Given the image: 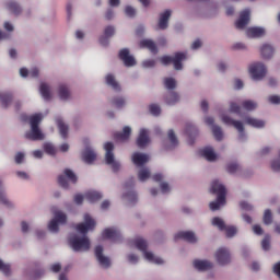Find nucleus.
<instances>
[{
	"instance_id": "052dcab7",
	"label": "nucleus",
	"mask_w": 280,
	"mask_h": 280,
	"mask_svg": "<svg viewBox=\"0 0 280 280\" xmlns=\"http://www.w3.org/2000/svg\"><path fill=\"white\" fill-rule=\"evenodd\" d=\"M264 222L265 224H272V212L270 209L265 210Z\"/></svg>"
},
{
	"instance_id": "2eb2a0df",
	"label": "nucleus",
	"mask_w": 280,
	"mask_h": 280,
	"mask_svg": "<svg viewBox=\"0 0 280 280\" xmlns=\"http://www.w3.org/2000/svg\"><path fill=\"white\" fill-rule=\"evenodd\" d=\"M102 237L117 244V242H121V229L118 226L106 228L102 232Z\"/></svg>"
},
{
	"instance_id": "a18cd8bd",
	"label": "nucleus",
	"mask_w": 280,
	"mask_h": 280,
	"mask_svg": "<svg viewBox=\"0 0 280 280\" xmlns=\"http://www.w3.org/2000/svg\"><path fill=\"white\" fill-rule=\"evenodd\" d=\"M7 10L10 11L12 14H19L20 12H22L21 5L14 0L7 2Z\"/></svg>"
},
{
	"instance_id": "e433bc0d",
	"label": "nucleus",
	"mask_w": 280,
	"mask_h": 280,
	"mask_svg": "<svg viewBox=\"0 0 280 280\" xmlns=\"http://www.w3.org/2000/svg\"><path fill=\"white\" fill-rule=\"evenodd\" d=\"M121 199L126 205H135L138 200L137 192L135 190L125 191Z\"/></svg>"
},
{
	"instance_id": "f257e3e1",
	"label": "nucleus",
	"mask_w": 280,
	"mask_h": 280,
	"mask_svg": "<svg viewBox=\"0 0 280 280\" xmlns=\"http://www.w3.org/2000/svg\"><path fill=\"white\" fill-rule=\"evenodd\" d=\"M95 226H97V222L91 214L84 213L83 221L75 225V231L79 234H71L69 237V245L74 253H86L91 250V238L86 236L91 231H95Z\"/></svg>"
},
{
	"instance_id": "f704fd0d",
	"label": "nucleus",
	"mask_w": 280,
	"mask_h": 280,
	"mask_svg": "<svg viewBox=\"0 0 280 280\" xmlns=\"http://www.w3.org/2000/svg\"><path fill=\"white\" fill-rule=\"evenodd\" d=\"M164 102L167 104V106H176L178 102H180V94L178 92H168L164 96Z\"/></svg>"
},
{
	"instance_id": "338daca9",
	"label": "nucleus",
	"mask_w": 280,
	"mask_h": 280,
	"mask_svg": "<svg viewBox=\"0 0 280 280\" xmlns=\"http://www.w3.org/2000/svg\"><path fill=\"white\" fill-rule=\"evenodd\" d=\"M240 207L243 209V211H253L254 209L253 205H250L248 201H241Z\"/></svg>"
},
{
	"instance_id": "864d4df0",
	"label": "nucleus",
	"mask_w": 280,
	"mask_h": 280,
	"mask_svg": "<svg viewBox=\"0 0 280 280\" xmlns=\"http://www.w3.org/2000/svg\"><path fill=\"white\" fill-rule=\"evenodd\" d=\"M14 162L16 165H23V163H25V152H16L14 155Z\"/></svg>"
},
{
	"instance_id": "f03ea898",
	"label": "nucleus",
	"mask_w": 280,
	"mask_h": 280,
	"mask_svg": "<svg viewBox=\"0 0 280 280\" xmlns=\"http://www.w3.org/2000/svg\"><path fill=\"white\" fill-rule=\"evenodd\" d=\"M248 23H250V9H245L241 12L235 23L236 30H245V36L247 38H261L266 36V28L264 26H250L246 28Z\"/></svg>"
},
{
	"instance_id": "72a5a7b5",
	"label": "nucleus",
	"mask_w": 280,
	"mask_h": 280,
	"mask_svg": "<svg viewBox=\"0 0 280 280\" xmlns=\"http://www.w3.org/2000/svg\"><path fill=\"white\" fill-rule=\"evenodd\" d=\"M137 176H138V180L140 183H148V180H150V178H152V171H150V168H148V166H141L138 170Z\"/></svg>"
},
{
	"instance_id": "ddd939ff",
	"label": "nucleus",
	"mask_w": 280,
	"mask_h": 280,
	"mask_svg": "<svg viewBox=\"0 0 280 280\" xmlns=\"http://www.w3.org/2000/svg\"><path fill=\"white\" fill-rule=\"evenodd\" d=\"M70 183L75 184L78 183V176H75V173L73 171L66 168L61 175L58 177V184L63 189H69Z\"/></svg>"
},
{
	"instance_id": "4be33fe9",
	"label": "nucleus",
	"mask_w": 280,
	"mask_h": 280,
	"mask_svg": "<svg viewBox=\"0 0 280 280\" xmlns=\"http://www.w3.org/2000/svg\"><path fill=\"white\" fill-rule=\"evenodd\" d=\"M172 18V10L166 9L160 13L158 30H167L170 27V19Z\"/></svg>"
},
{
	"instance_id": "7ed1b4c3",
	"label": "nucleus",
	"mask_w": 280,
	"mask_h": 280,
	"mask_svg": "<svg viewBox=\"0 0 280 280\" xmlns=\"http://www.w3.org/2000/svg\"><path fill=\"white\" fill-rule=\"evenodd\" d=\"M131 246H135V248L139 249L142 258L144 261H148V264H154L155 266H163L165 264V259L163 257L154 254L150 249V245L148 244V241L143 237H136L131 241Z\"/></svg>"
},
{
	"instance_id": "aec40b11",
	"label": "nucleus",
	"mask_w": 280,
	"mask_h": 280,
	"mask_svg": "<svg viewBox=\"0 0 280 280\" xmlns=\"http://www.w3.org/2000/svg\"><path fill=\"white\" fill-rule=\"evenodd\" d=\"M243 124H245L246 126H250L252 128H256L257 130L266 128V120L255 118L253 116H245L243 118Z\"/></svg>"
},
{
	"instance_id": "9d476101",
	"label": "nucleus",
	"mask_w": 280,
	"mask_h": 280,
	"mask_svg": "<svg viewBox=\"0 0 280 280\" xmlns=\"http://www.w3.org/2000/svg\"><path fill=\"white\" fill-rule=\"evenodd\" d=\"M105 150V163L109 165L113 172H119L121 170V163L115 159V144L113 142H106L104 144Z\"/></svg>"
},
{
	"instance_id": "39448f33",
	"label": "nucleus",
	"mask_w": 280,
	"mask_h": 280,
	"mask_svg": "<svg viewBox=\"0 0 280 280\" xmlns=\"http://www.w3.org/2000/svg\"><path fill=\"white\" fill-rule=\"evenodd\" d=\"M219 119L224 124V126H232L238 132L237 140L240 143H246L248 141V135L246 133V127L244 126V121L237 120L233 118V116L229 113H220Z\"/></svg>"
},
{
	"instance_id": "a19ab883",
	"label": "nucleus",
	"mask_w": 280,
	"mask_h": 280,
	"mask_svg": "<svg viewBox=\"0 0 280 280\" xmlns=\"http://www.w3.org/2000/svg\"><path fill=\"white\" fill-rule=\"evenodd\" d=\"M164 88L167 89V91H174L176 86H178V81L172 77H166L163 79Z\"/></svg>"
},
{
	"instance_id": "c85d7f7f",
	"label": "nucleus",
	"mask_w": 280,
	"mask_h": 280,
	"mask_svg": "<svg viewBox=\"0 0 280 280\" xmlns=\"http://www.w3.org/2000/svg\"><path fill=\"white\" fill-rule=\"evenodd\" d=\"M84 198L90 205H95V202H100L104 198V195L98 190H88L84 192Z\"/></svg>"
},
{
	"instance_id": "58836bf2",
	"label": "nucleus",
	"mask_w": 280,
	"mask_h": 280,
	"mask_svg": "<svg viewBox=\"0 0 280 280\" xmlns=\"http://www.w3.org/2000/svg\"><path fill=\"white\" fill-rule=\"evenodd\" d=\"M139 45L141 49H149L152 54H156V44L152 39H142Z\"/></svg>"
},
{
	"instance_id": "f8f14e48",
	"label": "nucleus",
	"mask_w": 280,
	"mask_h": 280,
	"mask_svg": "<svg viewBox=\"0 0 280 280\" xmlns=\"http://www.w3.org/2000/svg\"><path fill=\"white\" fill-rule=\"evenodd\" d=\"M56 95L59 102H71L73 100V93L71 92V86L67 83H59L56 88Z\"/></svg>"
},
{
	"instance_id": "412c9836",
	"label": "nucleus",
	"mask_w": 280,
	"mask_h": 280,
	"mask_svg": "<svg viewBox=\"0 0 280 280\" xmlns=\"http://www.w3.org/2000/svg\"><path fill=\"white\" fill-rule=\"evenodd\" d=\"M116 28L114 25H108L104 28V34L100 37V44L103 47H108V44L110 43V38L115 36Z\"/></svg>"
},
{
	"instance_id": "473e14b6",
	"label": "nucleus",
	"mask_w": 280,
	"mask_h": 280,
	"mask_svg": "<svg viewBox=\"0 0 280 280\" xmlns=\"http://www.w3.org/2000/svg\"><path fill=\"white\" fill-rule=\"evenodd\" d=\"M130 135H132V128L130 126H125L121 132L115 135V139L124 143L130 140Z\"/></svg>"
},
{
	"instance_id": "09e8293b",
	"label": "nucleus",
	"mask_w": 280,
	"mask_h": 280,
	"mask_svg": "<svg viewBox=\"0 0 280 280\" xmlns=\"http://www.w3.org/2000/svg\"><path fill=\"white\" fill-rule=\"evenodd\" d=\"M44 148V152H46V154H49V156H56V154L58 153V149H56V145H54V143L51 142H45L43 144Z\"/></svg>"
},
{
	"instance_id": "603ef678",
	"label": "nucleus",
	"mask_w": 280,
	"mask_h": 280,
	"mask_svg": "<svg viewBox=\"0 0 280 280\" xmlns=\"http://www.w3.org/2000/svg\"><path fill=\"white\" fill-rule=\"evenodd\" d=\"M226 172H229V174H235L240 172V164H237L236 162L229 163L226 165Z\"/></svg>"
},
{
	"instance_id": "8fccbe9b",
	"label": "nucleus",
	"mask_w": 280,
	"mask_h": 280,
	"mask_svg": "<svg viewBox=\"0 0 280 280\" xmlns=\"http://www.w3.org/2000/svg\"><path fill=\"white\" fill-rule=\"evenodd\" d=\"M225 232V236L229 237L230 240L235 237L240 230L235 225H225V229L223 230Z\"/></svg>"
},
{
	"instance_id": "dca6fc26",
	"label": "nucleus",
	"mask_w": 280,
	"mask_h": 280,
	"mask_svg": "<svg viewBox=\"0 0 280 280\" xmlns=\"http://www.w3.org/2000/svg\"><path fill=\"white\" fill-rule=\"evenodd\" d=\"M83 143H85L86 147L82 151V160L84 163H88V165H91V163L97 159V153H95V150L91 147V140L84 139Z\"/></svg>"
},
{
	"instance_id": "423d86ee",
	"label": "nucleus",
	"mask_w": 280,
	"mask_h": 280,
	"mask_svg": "<svg viewBox=\"0 0 280 280\" xmlns=\"http://www.w3.org/2000/svg\"><path fill=\"white\" fill-rule=\"evenodd\" d=\"M210 191L217 194V200L211 201L209 207L211 211H219L224 205H226V187L222 182L214 179L211 183Z\"/></svg>"
},
{
	"instance_id": "1a4fd4ad",
	"label": "nucleus",
	"mask_w": 280,
	"mask_h": 280,
	"mask_svg": "<svg viewBox=\"0 0 280 280\" xmlns=\"http://www.w3.org/2000/svg\"><path fill=\"white\" fill-rule=\"evenodd\" d=\"M67 224V213L62 210H56L52 219L48 222L47 229L50 233H60V226Z\"/></svg>"
},
{
	"instance_id": "f3484780",
	"label": "nucleus",
	"mask_w": 280,
	"mask_h": 280,
	"mask_svg": "<svg viewBox=\"0 0 280 280\" xmlns=\"http://www.w3.org/2000/svg\"><path fill=\"white\" fill-rule=\"evenodd\" d=\"M199 154L209 163H215L217 161L220 160V154L211 145L203 147L202 149H200Z\"/></svg>"
},
{
	"instance_id": "5701e85b",
	"label": "nucleus",
	"mask_w": 280,
	"mask_h": 280,
	"mask_svg": "<svg viewBox=\"0 0 280 280\" xmlns=\"http://www.w3.org/2000/svg\"><path fill=\"white\" fill-rule=\"evenodd\" d=\"M119 58L124 62L125 67H135V65H137V59H135V56L130 55V50L128 48H124L119 51Z\"/></svg>"
},
{
	"instance_id": "774afa93",
	"label": "nucleus",
	"mask_w": 280,
	"mask_h": 280,
	"mask_svg": "<svg viewBox=\"0 0 280 280\" xmlns=\"http://www.w3.org/2000/svg\"><path fill=\"white\" fill-rule=\"evenodd\" d=\"M3 28L5 30V32H8L9 34L14 32V24L10 21H5L3 23Z\"/></svg>"
},
{
	"instance_id": "13d9d810",
	"label": "nucleus",
	"mask_w": 280,
	"mask_h": 280,
	"mask_svg": "<svg viewBox=\"0 0 280 280\" xmlns=\"http://www.w3.org/2000/svg\"><path fill=\"white\" fill-rule=\"evenodd\" d=\"M270 167L273 172H280V156L273 159L270 163Z\"/></svg>"
},
{
	"instance_id": "6e6d98bb",
	"label": "nucleus",
	"mask_w": 280,
	"mask_h": 280,
	"mask_svg": "<svg viewBox=\"0 0 280 280\" xmlns=\"http://www.w3.org/2000/svg\"><path fill=\"white\" fill-rule=\"evenodd\" d=\"M143 69H153V67H156V59H147L142 61Z\"/></svg>"
},
{
	"instance_id": "6e6552de",
	"label": "nucleus",
	"mask_w": 280,
	"mask_h": 280,
	"mask_svg": "<svg viewBox=\"0 0 280 280\" xmlns=\"http://www.w3.org/2000/svg\"><path fill=\"white\" fill-rule=\"evenodd\" d=\"M248 73L254 82H261L268 75V66L264 61H254L248 66Z\"/></svg>"
},
{
	"instance_id": "49530a36",
	"label": "nucleus",
	"mask_w": 280,
	"mask_h": 280,
	"mask_svg": "<svg viewBox=\"0 0 280 280\" xmlns=\"http://www.w3.org/2000/svg\"><path fill=\"white\" fill-rule=\"evenodd\" d=\"M0 102L3 106V108H8V106H10V104H12V93L2 92V94L0 96Z\"/></svg>"
},
{
	"instance_id": "a878e982",
	"label": "nucleus",
	"mask_w": 280,
	"mask_h": 280,
	"mask_svg": "<svg viewBox=\"0 0 280 280\" xmlns=\"http://www.w3.org/2000/svg\"><path fill=\"white\" fill-rule=\"evenodd\" d=\"M105 84L116 93L121 92V84L119 83V81H117V77H115V74L113 73H107L105 75Z\"/></svg>"
},
{
	"instance_id": "20e7f679",
	"label": "nucleus",
	"mask_w": 280,
	"mask_h": 280,
	"mask_svg": "<svg viewBox=\"0 0 280 280\" xmlns=\"http://www.w3.org/2000/svg\"><path fill=\"white\" fill-rule=\"evenodd\" d=\"M45 119L43 113H36L28 116L30 130L24 133V138L28 141H43L45 140V133L40 129V124Z\"/></svg>"
},
{
	"instance_id": "4d7b16f0",
	"label": "nucleus",
	"mask_w": 280,
	"mask_h": 280,
	"mask_svg": "<svg viewBox=\"0 0 280 280\" xmlns=\"http://www.w3.org/2000/svg\"><path fill=\"white\" fill-rule=\"evenodd\" d=\"M262 250H270V235L266 234L261 241Z\"/></svg>"
},
{
	"instance_id": "680f3d73",
	"label": "nucleus",
	"mask_w": 280,
	"mask_h": 280,
	"mask_svg": "<svg viewBox=\"0 0 280 280\" xmlns=\"http://www.w3.org/2000/svg\"><path fill=\"white\" fill-rule=\"evenodd\" d=\"M0 272H2L3 275H10L11 269H10V265L3 262V260L0 259Z\"/></svg>"
},
{
	"instance_id": "69168bd1",
	"label": "nucleus",
	"mask_w": 280,
	"mask_h": 280,
	"mask_svg": "<svg viewBox=\"0 0 280 280\" xmlns=\"http://www.w3.org/2000/svg\"><path fill=\"white\" fill-rule=\"evenodd\" d=\"M15 175L18 176V178H20V180H30V175L24 171H16Z\"/></svg>"
},
{
	"instance_id": "bf43d9fd",
	"label": "nucleus",
	"mask_w": 280,
	"mask_h": 280,
	"mask_svg": "<svg viewBox=\"0 0 280 280\" xmlns=\"http://www.w3.org/2000/svg\"><path fill=\"white\" fill-rule=\"evenodd\" d=\"M267 101L269 102V104H273L275 106H279V104H280V96L277 95V94H272V95H269L267 97Z\"/></svg>"
},
{
	"instance_id": "c9c22d12",
	"label": "nucleus",
	"mask_w": 280,
	"mask_h": 280,
	"mask_svg": "<svg viewBox=\"0 0 280 280\" xmlns=\"http://www.w3.org/2000/svg\"><path fill=\"white\" fill-rule=\"evenodd\" d=\"M56 124L59 130V135L62 139H67L69 137V125L62 120V118H57Z\"/></svg>"
},
{
	"instance_id": "6ab92c4d",
	"label": "nucleus",
	"mask_w": 280,
	"mask_h": 280,
	"mask_svg": "<svg viewBox=\"0 0 280 280\" xmlns=\"http://www.w3.org/2000/svg\"><path fill=\"white\" fill-rule=\"evenodd\" d=\"M184 132L187 137V144L194 145V143H196V138L198 137V127L192 124H186Z\"/></svg>"
},
{
	"instance_id": "4c0bfd02",
	"label": "nucleus",
	"mask_w": 280,
	"mask_h": 280,
	"mask_svg": "<svg viewBox=\"0 0 280 280\" xmlns=\"http://www.w3.org/2000/svg\"><path fill=\"white\" fill-rule=\"evenodd\" d=\"M241 106L247 113H253L254 110H257V108H259V104L256 101H253V100L243 101L241 103Z\"/></svg>"
},
{
	"instance_id": "b1692460",
	"label": "nucleus",
	"mask_w": 280,
	"mask_h": 280,
	"mask_svg": "<svg viewBox=\"0 0 280 280\" xmlns=\"http://www.w3.org/2000/svg\"><path fill=\"white\" fill-rule=\"evenodd\" d=\"M39 94L45 102H51L54 100V91H51L49 83L42 82L39 84Z\"/></svg>"
},
{
	"instance_id": "0e129e2a",
	"label": "nucleus",
	"mask_w": 280,
	"mask_h": 280,
	"mask_svg": "<svg viewBox=\"0 0 280 280\" xmlns=\"http://www.w3.org/2000/svg\"><path fill=\"white\" fill-rule=\"evenodd\" d=\"M233 89H235V91H242V89H244V81L241 79H234Z\"/></svg>"
},
{
	"instance_id": "5fc2aeb1",
	"label": "nucleus",
	"mask_w": 280,
	"mask_h": 280,
	"mask_svg": "<svg viewBox=\"0 0 280 280\" xmlns=\"http://www.w3.org/2000/svg\"><path fill=\"white\" fill-rule=\"evenodd\" d=\"M125 14L126 16H129V19H133V16H137V9H135L132 5H127L125 8Z\"/></svg>"
},
{
	"instance_id": "c756f323",
	"label": "nucleus",
	"mask_w": 280,
	"mask_h": 280,
	"mask_svg": "<svg viewBox=\"0 0 280 280\" xmlns=\"http://www.w3.org/2000/svg\"><path fill=\"white\" fill-rule=\"evenodd\" d=\"M0 205H4L8 209H14V202H12L5 194V186L3 180L0 179Z\"/></svg>"
},
{
	"instance_id": "de8ad7c7",
	"label": "nucleus",
	"mask_w": 280,
	"mask_h": 280,
	"mask_svg": "<svg viewBox=\"0 0 280 280\" xmlns=\"http://www.w3.org/2000/svg\"><path fill=\"white\" fill-rule=\"evenodd\" d=\"M211 224L212 226H215V229H218L219 231H224V229L226 228V223L224 222V219L220 217L212 218Z\"/></svg>"
},
{
	"instance_id": "79ce46f5",
	"label": "nucleus",
	"mask_w": 280,
	"mask_h": 280,
	"mask_svg": "<svg viewBox=\"0 0 280 280\" xmlns=\"http://www.w3.org/2000/svg\"><path fill=\"white\" fill-rule=\"evenodd\" d=\"M110 104L115 108H125V106L127 104L126 97H124V96H114L113 98H110Z\"/></svg>"
},
{
	"instance_id": "e2e57ef3",
	"label": "nucleus",
	"mask_w": 280,
	"mask_h": 280,
	"mask_svg": "<svg viewBox=\"0 0 280 280\" xmlns=\"http://www.w3.org/2000/svg\"><path fill=\"white\" fill-rule=\"evenodd\" d=\"M127 261H129V264H132V265L139 264V255L133 253L128 254Z\"/></svg>"
},
{
	"instance_id": "bb28decb",
	"label": "nucleus",
	"mask_w": 280,
	"mask_h": 280,
	"mask_svg": "<svg viewBox=\"0 0 280 280\" xmlns=\"http://www.w3.org/2000/svg\"><path fill=\"white\" fill-rule=\"evenodd\" d=\"M138 148H145L150 145V131L145 128L140 129L139 136L137 139Z\"/></svg>"
},
{
	"instance_id": "0eeeda50",
	"label": "nucleus",
	"mask_w": 280,
	"mask_h": 280,
	"mask_svg": "<svg viewBox=\"0 0 280 280\" xmlns=\"http://www.w3.org/2000/svg\"><path fill=\"white\" fill-rule=\"evenodd\" d=\"M189 56L185 51L176 52L173 57L172 56H162L159 58L160 62H162L165 67L167 65H172L175 71H183V62L187 60Z\"/></svg>"
},
{
	"instance_id": "9b49d317",
	"label": "nucleus",
	"mask_w": 280,
	"mask_h": 280,
	"mask_svg": "<svg viewBox=\"0 0 280 280\" xmlns=\"http://www.w3.org/2000/svg\"><path fill=\"white\" fill-rule=\"evenodd\" d=\"M213 259L218 266L224 267L231 264V249L229 247H218L213 253Z\"/></svg>"
},
{
	"instance_id": "cd10ccee",
	"label": "nucleus",
	"mask_w": 280,
	"mask_h": 280,
	"mask_svg": "<svg viewBox=\"0 0 280 280\" xmlns=\"http://www.w3.org/2000/svg\"><path fill=\"white\" fill-rule=\"evenodd\" d=\"M165 150H174V148H178V137H176V132L172 129L167 131V141L164 143Z\"/></svg>"
},
{
	"instance_id": "7c9ffc66",
	"label": "nucleus",
	"mask_w": 280,
	"mask_h": 280,
	"mask_svg": "<svg viewBox=\"0 0 280 280\" xmlns=\"http://www.w3.org/2000/svg\"><path fill=\"white\" fill-rule=\"evenodd\" d=\"M176 240H185V242H189L190 244H196L198 242V237L196 233L191 231H182L175 235Z\"/></svg>"
},
{
	"instance_id": "a211bd4d",
	"label": "nucleus",
	"mask_w": 280,
	"mask_h": 280,
	"mask_svg": "<svg viewBox=\"0 0 280 280\" xmlns=\"http://www.w3.org/2000/svg\"><path fill=\"white\" fill-rule=\"evenodd\" d=\"M192 266L199 272H207L215 268V264L209 259H195Z\"/></svg>"
},
{
	"instance_id": "c03bdc74",
	"label": "nucleus",
	"mask_w": 280,
	"mask_h": 280,
	"mask_svg": "<svg viewBox=\"0 0 280 280\" xmlns=\"http://www.w3.org/2000/svg\"><path fill=\"white\" fill-rule=\"evenodd\" d=\"M221 113H228V115H231V114L241 115L242 106H240V104H237V102L232 101L229 104V112H221Z\"/></svg>"
},
{
	"instance_id": "4468645a",
	"label": "nucleus",
	"mask_w": 280,
	"mask_h": 280,
	"mask_svg": "<svg viewBox=\"0 0 280 280\" xmlns=\"http://www.w3.org/2000/svg\"><path fill=\"white\" fill-rule=\"evenodd\" d=\"M94 253H95L96 260L98 261V266H101V268L108 270V268L113 266V261L110 260V257L104 254V247L102 245H97L95 247Z\"/></svg>"
},
{
	"instance_id": "37998d69",
	"label": "nucleus",
	"mask_w": 280,
	"mask_h": 280,
	"mask_svg": "<svg viewBox=\"0 0 280 280\" xmlns=\"http://www.w3.org/2000/svg\"><path fill=\"white\" fill-rule=\"evenodd\" d=\"M211 131L215 141H222L224 139V131L220 125H212Z\"/></svg>"
},
{
	"instance_id": "ea45409f",
	"label": "nucleus",
	"mask_w": 280,
	"mask_h": 280,
	"mask_svg": "<svg viewBox=\"0 0 280 280\" xmlns=\"http://www.w3.org/2000/svg\"><path fill=\"white\" fill-rule=\"evenodd\" d=\"M38 73H39L38 68H33L31 70H27V68L20 69L21 78H38Z\"/></svg>"
},
{
	"instance_id": "393cba45",
	"label": "nucleus",
	"mask_w": 280,
	"mask_h": 280,
	"mask_svg": "<svg viewBox=\"0 0 280 280\" xmlns=\"http://www.w3.org/2000/svg\"><path fill=\"white\" fill-rule=\"evenodd\" d=\"M131 161L133 163V165H136V167H144L143 165H145V163L150 162V155L145 154V153H141V152H135L131 155Z\"/></svg>"
},
{
	"instance_id": "2f4dec72",
	"label": "nucleus",
	"mask_w": 280,
	"mask_h": 280,
	"mask_svg": "<svg viewBox=\"0 0 280 280\" xmlns=\"http://www.w3.org/2000/svg\"><path fill=\"white\" fill-rule=\"evenodd\" d=\"M260 56L264 60H271L275 57V46L270 44H264L260 47Z\"/></svg>"
},
{
	"instance_id": "3c124183",
	"label": "nucleus",
	"mask_w": 280,
	"mask_h": 280,
	"mask_svg": "<svg viewBox=\"0 0 280 280\" xmlns=\"http://www.w3.org/2000/svg\"><path fill=\"white\" fill-rule=\"evenodd\" d=\"M149 112L153 115V117H159V115H161V105L151 104L149 106Z\"/></svg>"
}]
</instances>
